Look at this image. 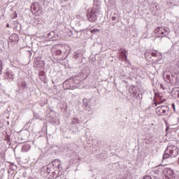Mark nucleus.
I'll return each instance as SVG.
<instances>
[{
	"label": "nucleus",
	"instance_id": "f257e3e1",
	"mask_svg": "<svg viewBox=\"0 0 179 179\" xmlns=\"http://www.w3.org/2000/svg\"><path fill=\"white\" fill-rule=\"evenodd\" d=\"M178 156V148L174 145H168L163 155V160L169 157H177Z\"/></svg>",
	"mask_w": 179,
	"mask_h": 179
},
{
	"label": "nucleus",
	"instance_id": "f03ea898",
	"mask_svg": "<svg viewBox=\"0 0 179 179\" xmlns=\"http://www.w3.org/2000/svg\"><path fill=\"white\" fill-rule=\"evenodd\" d=\"M100 13L99 8H90L87 13V17L89 22L94 23L96 20H97V15Z\"/></svg>",
	"mask_w": 179,
	"mask_h": 179
},
{
	"label": "nucleus",
	"instance_id": "7ed1b4c3",
	"mask_svg": "<svg viewBox=\"0 0 179 179\" xmlns=\"http://www.w3.org/2000/svg\"><path fill=\"white\" fill-rule=\"evenodd\" d=\"M156 37H166L170 34V28L157 27L155 30Z\"/></svg>",
	"mask_w": 179,
	"mask_h": 179
},
{
	"label": "nucleus",
	"instance_id": "20e7f679",
	"mask_svg": "<svg viewBox=\"0 0 179 179\" xmlns=\"http://www.w3.org/2000/svg\"><path fill=\"white\" fill-rule=\"evenodd\" d=\"M163 78H166L172 85H177L178 83V72L176 71L175 73H172L171 76L167 74V72H164L163 73Z\"/></svg>",
	"mask_w": 179,
	"mask_h": 179
},
{
	"label": "nucleus",
	"instance_id": "39448f33",
	"mask_svg": "<svg viewBox=\"0 0 179 179\" xmlns=\"http://www.w3.org/2000/svg\"><path fill=\"white\" fill-rule=\"evenodd\" d=\"M75 85H78L75 78H69L63 83V87L65 90H71L75 87Z\"/></svg>",
	"mask_w": 179,
	"mask_h": 179
},
{
	"label": "nucleus",
	"instance_id": "423d86ee",
	"mask_svg": "<svg viewBox=\"0 0 179 179\" xmlns=\"http://www.w3.org/2000/svg\"><path fill=\"white\" fill-rule=\"evenodd\" d=\"M169 110V106H158L156 108V113L160 117L162 115H164V114L167 115Z\"/></svg>",
	"mask_w": 179,
	"mask_h": 179
},
{
	"label": "nucleus",
	"instance_id": "0eeeda50",
	"mask_svg": "<svg viewBox=\"0 0 179 179\" xmlns=\"http://www.w3.org/2000/svg\"><path fill=\"white\" fill-rule=\"evenodd\" d=\"M13 78H15V76H13V73H12V71H6L4 73V79H8V80H13Z\"/></svg>",
	"mask_w": 179,
	"mask_h": 179
},
{
	"label": "nucleus",
	"instance_id": "6e6552de",
	"mask_svg": "<svg viewBox=\"0 0 179 179\" xmlns=\"http://www.w3.org/2000/svg\"><path fill=\"white\" fill-rule=\"evenodd\" d=\"M167 176H169V178L173 179L176 178V173H174V171L171 169H166Z\"/></svg>",
	"mask_w": 179,
	"mask_h": 179
},
{
	"label": "nucleus",
	"instance_id": "1a4fd4ad",
	"mask_svg": "<svg viewBox=\"0 0 179 179\" xmlns=\"http://www.w3.org/2000/svg\"><path fill=\"white\" fill-rule=\"evenodd\" d=\"M18 87L20 89H22V90H24V89H27V83H26V80L22 79L21 82L18 83Z\"/></svg>",
	"mask_w": 179,
	"mask_h": 179
},
{
	"label": "nucleus",
	"instance_id": "9d476101",
	"mask_svg": "<svg viewBox=\"0 0 179 179\" xmlns=\"http://www.w3.org/2000/svg\"><path fill=\"white\" fill-rule=\"evenodd\" d=\"M145 58L146 59V61H148V62H150L152 61V55H151V52L149 51H145V54H144Z\"/></svg>",
	"mask_w": 179,
	"mask_h": 179
},
{
	"label": "nucleus",
	"instance_id": "9b49d317",
	"mask_svg": "<svg viewBox=\"0 0 179 179\" xmlns=\"http://www.w3.org/2000/svg\"><path fill=\"white\" fill-rule=\"evenodd\" d=\"M52 164L55 169H59V166H61V161L59 159H55L52 162Z\"/></svg>",
	"mask_w": 179,
	"mask_h": 179
},
{
	"label": "nucleus",
	"instance_id": "f8f14e48",
	"mask_svg": "<svg viewBox=\"0 0 179 179\" xmlns=\"http://www.w3.org/2000/svg\"><path fill=\"white\" fill-rule=\"evenodd\" d=\"M30 150V145L25 144L22 145L21 148V152H29Z\"/></svg>",
	"mask_w": 179,
	"mask_h": 179
},
{
	"label": "nucleus",
	"instance_id": "ddd939ff",
	"mask_svg": "<svg viewBox=\"0 0 179 179\" xmlns=\"http://www.w3.org/2000/svg\"><path fill=\"white\" fill-rule=\"evenodd\" d=\"M90 101L87 99H83V106L85 108L87 107V106H90Z\"/></svg>",
	"mask_w": 179,
	"mask_h": 179
},
{
	"label": "nucleus",
	"instance_id": "4468645a",
	"mask_svg": "<svg viewBox=\"0 0 179 179\" xmlns=\"http://www.w3.org/2000/svg\"><path fill=\"white\" fill-rule=\"evenodd\" d=\"M51 122L53 124H56L57 125L59 124V120H58V119L57 118H52Z\"/></svg>",
	"mask_w": 179,
	"mask_h": 179
},
{
	"label": "nucleus",
	"instance_id": "2eb2a0df",
	"mask_svg": "<svg viewBox=\"0 0 179 179\" xmlns=\"http://www.w3.org/2000/svg\"><path fill=\"white\" fill-rule=\"evenodd\" d=\"M151 56L152 57H162V55H160V53H159V52H151Z\"/></svg>",
	"mask_w": 179,
	"mask_h": 179
},
{
	"label": "nucleus",
	"instance_id": "dca6fc26",
	"mask_svg": "<svg viewBox=\"0 0 179 179\" xmlns=\"http://www.w3.org/2000/svg\"><path fill=\"white\" fill-rule=\"evenodd\" d=\"M47 170H48V166H45L43 168H41V171L43 173H47Z\"/></svg>",
	"mask_w": 179,
	"mask_h": 179
},
{
	"label": "nucleus",
	"instance_id": "f3484780",
	"mask_svg": "<svg viewBox=\"0 0 179 179\" xmlns=\"http://www.w3.org/2000/svg\"><path fill=\"white\" fill-rule=\"evenodd\" d=\"M92 34H96V33H100V29H94L91 30Z\"/></svg>",
	"mask_w": 179,
	"mask_h": 179
},
{
	"label": "nucleus",
	"instance_id": "a211bd4d",
	"mask_svg": "<svg viewBox=\"0 0 179 179\" xmlns=\"http://www.w3.org/2000/svg\"><path fill=\"white\" fill-rule=\"evenodd\" d=\"M76 19L82 20V19H83L84 15H83V14H78V15H77L76 16Z\"/></svg>",
	"mask_w": 179,
	"mask_h": 179
},
{
	"label": "nucleus",
	"instance_id": "6ab92c4d",
	"mask_svg": "<svg viewBox=\"0 0 179 179\" xmlns=\"http://www.w3.org/2000/svg\"><path fill=\"white\" fill-rule=\"evenodd\" d=\"M131 70V71L129 73L130 75H132L133 73H135V72H136V69L135 67H132Z\"/></svg>",
	"mask_w": 179,
	"mask_h": 179
},
{
	"label": "nucleus",
	"instance_id": "aec40b11",
	"mask_svg": "<svg viewBox=\"0 0 179 179\" xmlns=\"http://www.w3.org/2000/svg\"><path fill=\"white\" fill-rule=\"evenodd\" d=\"M85 109L87 110V111H90V112H92V106H90V105H88L87 106H85Z\"/></svg>",
	"mask_w": 179,
	"mask_h": 179
},
{
	"label": "nucleus",
	"instance_id": "412c9836",
	"mask_svg": "<svg viewBox=\"0 0 179 179\" xmlns=\"http://www.w3.org/2000/svg\"><path fill=\"white\" fill-rule=\"evenodd\" d=\"M73 55H74V57H75V58H76V59H78V58H79V57H80V54H79V53H78V52H73Z\"/></svg>",
	"mask_w": 179,
	"mask_h": 179
},
{
	"label": "nucleus",
	"instance_id": "4be33fe9",
	"mask_svg": "<svg viewBox=\"0 0 179 179\" xmlns=\"http://www.w3.org/2000/svg\"><path fill=\"white\" fill-rule=\"evenodd\" d=\"M72 122L73 124H78V122H79V120H78L76 117H74Z\"/></svg>",
	"mask_w": 179,
	"mask_h": 179
},
{
	"label": "nucleus",
	"instance_id": "5701e85b",
	"mask_svg": "<svg viewBox=\"0 0 179 179\" xmlns=\"http://www.w3.org/2000/svg\"><path fill=\"white\" fill-rule=\"evenodd\" d=\"M120 54H122L125 57V58L127 59V55L125 54V51L124 50H121L120 51Z\"/></svg>",
	"mask_w": 179,
	"mask_h": 179
},
{
	"label": "nucleus",
	"instance_id": "b1692460",
	"mask_svg": "<svg viewBox=\"0 0 179 179\" xmlns=\"http://www.w3.org/2000/svg\"><path fill=\"white\" fill-rule=\"evenodd\" d=\"M50 173H51V169H50V168H48V169L46 171V174H50Z\"/></svg>",
	"mask_w": 179,
	"mask_h": 179
},
{
	"label": "nucleus",
	"instance_id": "393cba45",
	"mask_svg": "<svg viewBox=\"0 0 179 179\" xmlns=\"http://www.w3.org/2000/svg\"><path fill=\"white\" fill-rule=\"evenodd\" d=\"M1 71H2V62L0 61V73H1Z\"/></svg>",
	"mask_w": 179,
	"mask_h": 179
},
{
	"label": "nucleus",
	"instance_id": "a878e982",
	"mask_svg": "<svg viewBox=\"0 0 179 179\" xmlns=\"http://www.w3.org/2000/svg\"><path fill=\"white\" fill-rule=\"evenodd\" d=\"M175 93L178 96V97H179V89H178Z\"/></svg>",
	"mask_w": 179,
	"mask_h": 179
},
{
	"label": "nucleus",
	"instance_id": "bb28decb",
	"mask_svg": "<svg viewBox=\"0 0 179 179\" xmlns=\"http://www.w3.org/2000/svg\"><path fill=\"white\" fill-rule=\"evenodd\" d=\"M143 179H152V178L149 176H145Z\"/></svg>",
	"mask_w": 179,
	"mask_h": 179
},
{
	"label": "nucleus",
	"instance_id": "cd10ccee",
	"mask_svg": "<svg viewBox=\"0 0 179 179\" xmlns=\"http://www.w3.org/2000/svg\"><path fill=\"white\" fill-rule=\"evenodd\" d=\"M173 108L174 110V111H176V105H174V103L172 104Z\"/></svg>",
	"mask_w": 179,
	"mask_h": 179
},
{
	"label": "nucleus",
	"instance_id": "c85d7f7f",
	"mask_svg": "<svg viewBox=\"0 0 179 179\" xmlns=\"http://www.w3.org/2000/svg\"><path fill=\"white\" fill-rule=\"evenodd\" d=\"M57 52L62 53V52H64V50H57Z\"/></svg>",
	"mask_w": 179,
	"mask_h": 179
},
{
	"label": "nucleus",
	"instance_id": "c756f323",
	"mask_svg": "<svg viewBox=\"0 0 179 179\" xmlns=\"http://www.w3.org/2000/svg\"><path fill=\"white\" fill-rule=\"evenodd\" d=\"M115 19H116L115 17H114V16L112 17V20H115Z\"/></svg>",
	"mask_w": 179,
	"mask_h": 179
},
{
	"label": "nucleus",
	"instance_id": "7c9ffc66",
	"mask_svg": "<svg viewBox=\"0 0 179 179\" xmlns=\"http://www.w3.org/2000/svg\"><path fill=\"white\" fill-rule=\"evenodd\" d=\"M9 140H10L9 136L6 137V141H9Z\"/></svg>",
	"mask_w": 179,
	"mask_h": 179
},
{
	"label": "nucleus",
	"instance_id": "2f4dec72",
	"mask_svg": "<svg viewBox=\"0 0 179 179\" xmlns=\"http://www.w3.org/2000/svg\"><path fill=\"white\" fill-rule=\"evenodd\" d=\"M48 37H51V33L48 34Z\"/></svg>",
	"mask_w": 179,
	"mask_h": 179
},
{
	"label": "nucleus",
	"instance_id": "473e14b6",
	"mask_svg": "<svg viewBox=\"0 0 179 179\" xmlns=\"http://www.w3.org/2000/svg\"><path fill=\"white\" fill-rule=\"evenodd\" d=\"M6 27H9V24H6Z\"/></svg>",
	"mask_w": 179,
	"mask_h": 179
},
{
	"label": "nucleus",
	"instance_id": "72a5a7b5",
	"mask_svg": "<svg viewBox=\"0 0 179 179\" xmlns=\"http://www.w3.org/2000/svg\"><path fill=\"white\" fill-rule=\"evenodd\" d=\"M14 15H17V14H16V12L14 13Z\"/></svg>",
	"mask_w": 179,
	"mask_h": 179
}]
</instances>
